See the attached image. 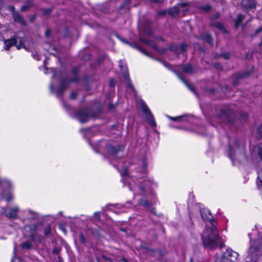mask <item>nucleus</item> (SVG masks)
I'll use <instances>...</instances> for the list:
<instances>
[{
  "label": "nucleus",
  "mask_w": 262,
  "mask_h": 262,
  "mask_svg": "<svg viewBox=\"0 0 262 262\" xmlns=\"http://www.w3.org/2000/svg\"><path fill=\"white\" fill-rule=\"evenodd\" d=\"M200 212L203 219L209 222L211 224L210 227H205L201 235L204 247L212 250L216 248L219 245L221 249L225 247V244L221 242V237L215 227L216 222L210 211L207 210H201Z\"/></svg>",
  "instance_id": "obj_1"
},
{
  "label": "nucleus",
  "mask_w": 262,
  "mask_h": 262,
  "mask_svg": "<svg viewBox=\"0 0 262 262\" xmlns=\"http://www.w3.org/2000/svg\"><path fill=\"white\" fill-rule=\"evenodd\" d=\"M216 117L221 123L231 125L235 120L234 112L228 108L221 109L216 115Z\"/></svg>",
  "instance_id": "obj_2"
},
{
  "label": "nucleus",
  "mask_w": 262,
  "mask_h": 262,
  "mask_svg": "<svg viewBox=\"0 0 262 262\" xmlns=\"http://www.w3.org/2000/svg\"><path fill=\"white\" fill-rule=\"evenodd\" d=\"M235 149H233L229 145V156L231 160H241V158H245V155L244 153L243 145H240L239 141L237 140L235 141Z\"/></svg>",
  "instance_id": "obj_3"
},
{
  "label": "nucleus",
  "mask_w": 262,
  "mask_h": 262,
  "mask_svg": "<svg viewBox=\"0 0 262 262\" xmlns=\"http://www.w3.org/2000/svg\"><path fill=\"white\" fill-rule=\"evenodd\" d=\"M24 40L22 37H20L17 35H15L13 37H11V38L4 41L5 49L8 50L11 47L15 46L18 50L21 48H24L26 50H28L24 45Z\"/></svg>",
  "instance_id": "obj_4"
},
{
  "label": "nucleus",
  "mask_w": 262,
  "mask_h": 262,
  "mask_svg": "<svg viewBox=\"0 0 262 262\" xmlns=\"http://www.w3.org/2000/svg\"><path fill=\"white\" fill-rule=\"evenodd\" d=\"M97 115L92 112L89 108H84L77 111L74 117L81 123H84L89 121L91 117L95 118Z\"/></svg>",
  "instance_id": "obj_5"
},
{
  "label": "nucleus",
  "mask_w": 262,
  "mask_h": 262,
  "mask_svg": "<svg viewBox=\"0 0 262 262\" xmlns=\"http://www.w3.org/2000/svg\"><path fill=\"white\" fill-rule=\"evenodd\" d=\"M238 254L231 248H228L222 256L215 262H237Z\"/></svg>",
  "instance_id": "obj_6"
},
{
  "label": "nucleus",
  "mask_w": 262,
  "mask_h": 262,
  "mask_svg": "<svg viewBox=\"0 0 262 262\" xmlns=\"http://www.w3.org/2000/svg\"><path fill=\"white\" fill-rule=\"evenodd\" d=\"M151 185L152 182L147 179H139L137 181V186L140 190V194L142 195H145L150 190Z\"/></svg>",
  "instance_id": "obj_7"
},
{
  "label": "nucleus",
  "mask_w": 262,
  "mask_h": 262,
  "mask_svg": "<svg viewBox=\"0 0 262 262\" xmlns=\"http://www.w3.org/2000/svg\"><path fill=\"white\" fill-rule=\"evenodd\" d=\"M141 108L142 112L145 115L147 123L151 126L155 127L156 126V123L155 121L154 116L152 115L148 106L144 102H142L141 103Z\"/></svg>",
  "instance_id": "obj_8"
},
{
  "label": "nucleus",
  "mask_w": 262,
  "mask_h": 262,
  "mask_svg": "<svg viewBox=\"0 0 262 262\" xmlns=\"http://www.w3.org/2000/svg\"><path fill=\"white\" fill-rule=\"evenodd\" d=\"M260 250H262V239H258L253 246L250 247L249 253L253 258L254 256L258 255Z\"/></svg>",
  "instance_id": "obj_9"
},
{
  "label": "nucleus",
  "mask_w": 262,
  "mask_h": 262,
  "mask_svg": "<svg viewBox=\"0 0 262 262\" xmlns=\"http://www.w3.org/2000/svg\"><path fill=\"white\" fill-rule=\"evenodd\" d=\"M60 83V86L56 94V96L58 98H60L62 96V93L68 88L69 84L71 82H69L67 79L64 77L61 79Z\"/></svg>",
  "instance_id": "obj_10"
},
{
  "label": "nucleus",
  "mask_w": 262,
  "mask_h": 262,
  "mask_svg": "<svg viewBox=\"0 0 262 262\" xmlns=\"http://www.w3.org/2000/svg\"><path fill=\"white\" fill-rule=\"evenodd\" d=\"M106 150L112 156H115L119 151L122 150V147L120 145L114 146L112 145H107Z\"/></svg>",
  "instance_id": "obj_11"
},
{
  "label": "nucleus",
  "mask_w": 262,
  "mask_h": 262,
  "mask_svg": "<svg viewBox=\"0 0 262 262\" xmlns=\"http://www.w3.org/2000/svg\"><path fill=\"white\" fill-rule=\"evenodd\" d=\"M187 46L185 43H182L180 45L172 46L170 49L172 51L176 52L178 54H181L184 52L187 49Z\"/></svg>",
  "instance_id": "obj_12"
},
{
  "label": "nucleus",
  "mask_w": 262,
  "mask_h": 262,
  "mask_svg": "<svg viewBox=\"0 0 262 262\" xmlns=\"http://www.w3.org/2000/svg\"><path fill=\"white\" fill-rule=\"evenodd\" d=\"M242 6L246 9H254L256 7L255 0H242Z\"/></svg>",
  "instance_id": "obj_13"
},
{
  "label": "nucleus",
  "mask_w": 262,
  "mask_h": 262,
  "mask_svg": "<svg viewBox=\"0 0 262 262\" xmlns=\"http://www.w3.org/2000/svg\"><path fill=\"white\" fill-rule=\"evenodd\" d=\"M117 36L122 42H123L127 44L129 46H132V47H133L134 48H137V49H138L140 51H141L144 54L146 55V56H149V54L148 53H147L145 51H144V50L142 49L141 48H139L136 43H130L127 40L122 38L121 37H119V36Z\"/></svg>",
  "instance_id": "obj_14"
},
{
  "label": "nucleus",
  "mask_w": 262,
  "mask_h": 262,
  "mask_svg": "<svg viewBox=\"0 0 262 262\" xmlns=\"http://www.w3.org/2000/svg\"><path fill=\"white\" fill-rule=\"evenodd\" d=\"M18 211V208L17 207H15L13 208L7 209L5 212L8 217L14 219L17 216V212Z\"/></svg>",
  "instance_id": "obj_15"
},
{
  "label": "nucleus",
  "mask_w": 262,
  "mask_h": 262,
  "mask_svg": "<svg viewBox=\"0 0 262 262\" xmlns=\"http://www.w3.org/2000/svg\"><path fill=\"white\" fill-rule=\"evenodd\" d=\"M72 74L74 75V77L73 78H70L69 76H66L64 78H67L69 82H77L78 80V78L77 76V74L79 72V69L78 67H74L72 68Z\"/></svg>",
  "instance_id": "obj_16"
},
{
  "label": "nucleus",
  "mask_w": 262,
  "mask_h": 262,
  "mask_svg": "<svg viewBox=\"0 0 262 262\" xmlns=\"http://www.w3.org/2000/svg\"><path fill=\"white\" fill-rule=\"evenodd\" d=\"M123 76L126 81V85L128 89H130L134 93H136V91L133 85L132 84L131 81L129 78V74L128 72L124 73Z\"/></svg>",
  "instance_id": "obj_17"
},
{
  "label": "nucleus",
  "mask_w": 262,
  "mask_h": 262,
  "mask_svg": "<svg viewBox=\"0 0 262 262\" xmlns=\"http://www.w3.org/2000/svg\"><path fill=\"white\" fill-rule=\"evenodd\" d=\"M200 38L205 42H207L211 46H213V41L211 36L207 33H204L200 36Z\"/></svg>",
  "instance_id": "obj_18"
},
{
  "label": "nucleus",
  "mask_w": 262,
  "mask_h": 262,
  "mask_svg": "<svg viewBox=\"0 0 262 262\" xmlns=\"http://www.w3.org/2000/svg\"><path fill=\"white\" fill-rule=\"evenodd\" d=\"M14 20L23 26L25 25V21L22 15H20L18 12L14 13L13 15Z\"/></svg>",
  "instance_id": "obj_19"
},
{
  "label": "nucleus",
  "mask_w": 262,
  "mask_h": 262,
  "mask_svg": "<svg viewBox=\"0 0 262 262\" xmlns=\"http://www.w3.org/2000/svg\"><path fill=\"white\" fill-rule=\"evenodd\" d=\"M182 71L183 73L191 74L194 72L193 67L190 64H186L184 65L182 68Z\"/></svg>",
  "instance_id": "obj_20"
},
{
  "label": "nucleus",
  "mask_w": 262,
  "mask_h": 262,
  "mask_svg": "<svg viewBox=\"0 0 262 262\" xmlns=\"http://www.w3.org/2000/svg\"><path fill=\"white\" fill-rule=\"evenodd\" d=\"M253 150L257 154L258 158L262 161V143H259L254 146Z\"/></svg>",
  "instance_id": "obj_21"
},
{
  "label": "nucleus",
  "mask_w": 262,
  "mask_h": 262,
  "mask_svg": "<svg viewBox=\"0 0 262 262\" xmlns=\"http://www.w3.org/2000/svg\"><path fill=\"white\" fill-rule=\"evenodd\" d=\"M257 186L259 188H262V169L259 170L257 171Z\"/></svg>",
  "instance_id": "obj_22"
},
{
  "label": "nucleus",
  "mask_w": 262,
  "mask_h": 262,
  "mask_svg": "<svg viewBox=\"0 0 262 262\" xmlns=\"http://www.w3.org/2000/svg\"><path fill=\"white\" fill-rule=\"evenodd\" d=\"M244 18V16L242 14H238L237 15V18L235 21V27L236 28H238L239 27L241 23H242V21H243Z\"/></svg>",
  "instance_id": "obj_23"
},
{
  "label": "nucleus",
  "mask_w": 262,
  "mask_h": 262,
  "mask_svg": "<svg viewBox=\"0 0 262 262\" xmlns=\"http://www.w3.org/2000/svg\"><path fill=\"white\" fill-rule=\"evenodd\" d=\"M168 13L171 16H176L179 13V9L176 7H173L168 10Z\"/></svg>",
  "instance_id": "obj_24"
},
{
  "label": "nucleus",
  "mask_w": 262,
  "mask_h": 262,
  "mask_svg": "<svg viewBox=\"0 0 262 262\" xmlns=\"http://www.w3.org/2000/svg\"><path fill=\"white\" fill-rule=\"evenodd\" d=\"M211 25L212 26H214L215 27H216V28H217L220 30L223 31H226L223 24L221 23H220V22H214V23H212L211 24Z\"/></svg>",
  "instance_id": "obj_25"
},
{
  "label": "nucleus",
  "mask_w": 262,
  "mask_h": 262,
  "mask_svg": "<svg viewBox=\"0 0 262 262\" xmlns=\"http://www.w3.org/2000/svg\"><path fill=\"white\" fill-rule=\"evenodd\" d=\"M249 74H250V72H246L244 73H237L235 76L237 79H241L242 78H244L248 76Z\"/></svg>",
  "instance_id": "obj_26"
},
{
  "label": "nucleus",
  "mask_w": 262,
  "mask_h": 262,
  "mask_svg": "<svg viewBox=\"0 0 262 262\" xmlns=\"http://www.w3.org/2000/svg\"><path fill=\"white\" fill-rule=\"evenodd\" d=\"M145 42L148 45L150 46L154 49L157 50V46L155 41L151 40H145Z\"/></svg>",
  "instance_id": "obj_27"
},
{
  "label": "nucleus",
  "mask_w": 262,
  "mask_h": 262,
  "mask_svg": "<svg viewBox=\"0 0 262 262\" xmlns=\"http://www.w3.org/2000/svg\"><path fill=\"white\" fill-rule=\"evenodd\" d=\"M212 7L209 5H206L205 6H202L199 7L201 10L205 12H209L211 9Z\"/></svg>",
  "instance_id": "obj_28"
},
{
  "label": "nucleus",
  "mask_w": 262,
  "mask_h": 262,
  "mask_svg": "<svg viewBox=\"0 0 262 262\" xmlns=\"http://www.w3.org/2000/svg\"><path fill=\"white\" fill-rule=\"evenodd\" d=\"M21 247L23 248L29 249L31 248V247H32V244L30 242L27 241V242L23 243L21 245Z\"/></svg>",
  "instance_id": "obj_29"
},
{
  "label": "nucleus",
  "mask_w": 262,
  "mask_h": 262,
  "mask_svg": "<svg viewBox=\"0 0 262 262\" xmlns=\"http://www.w3.org/2000/svg\"><path fill=\"white\" fill-rule=\"evenodd\" d=\"M177 76H178V77L179 78V79L192 91H194L193 88H192L191 87V86L189 85V83H188L187 82V81L183 78H182L179 74H178V73H177Z\"/></svg>",
  "instance_id": "obj_30"
},
{
  "label": "nucleus",
  "mask_w": 262,
  "mask_h": 262,
  "mask_svg": "<svg viewBox=\"0 0 262 262\" xmlns=\"http://www.w3.org/2000/svg\"><path fill=\"white\" fill-rule=\"evenodd\" d=\"M139 204L146 207H149L150 206V203L147 200H141L139 202Z\"/></svg>",
  "instance_id": "obj_31"
},
{
  "label": "nucleus",
  "mask_w": 262,
  "mask_h": 262,
  "mask_svg": "<svg viewBox=\"0 0 262 262\" xmlns=\"http://www.w3.org/2000/svg\"><path fill=\"white\" fill-rule=\"evenodd\" d=\"M248 118V114L246 112H242L239 114V119L242 121H246Z\"/></svg>",
  "instance_id": "obj_32"
},
{
  "label": "nucleus",
  "mask_w": 262,
  "mask_h": 262,
  "mask_svg": "<svg viewBox=\"0 0 262 262\" xmlns=\"http://www.w3.org/2000/svg\"><path fill=\"white\" fill-rule=\"evenodd\" d=\"M31 7V3L30 2L27 3L26 5L21 6L20 10L21 11H25L28 10Z\"/></svg>",
  "instance_id": "obj_33"
},
{
  "label": "nucleus",
  "mask_w": 262,
  "mask_h": 262,
  "mask_svg": "<svg viewBox=\"0 0 262 262\" xmlns=\"http://www.w3.org/2000/svg\"><path fill=\"white\" fill-rule=\"evenodd\" d=\"M257 133L259 137L262 138V124L257 128Z\"/></svg>",
  "instance_id": "obj_34"
},
{
  "label": "nucleus",
  "mask_w": 262,
  "mask_h": 262,
  "mask_svg": "<svg viewBox=\"0 0 262 262\" xmlns=\"http://www.w3.org/2000/svg\"><path fill=\"white\" fill-rule=\"evenodd\" d=\"M220 56L223 57L225 59H228L229 58L230 55L228 53H222L220 55Z\"/></svg>",
  "instance_id": "obj_35"
},
{
  "label": "nucleus",
  "mask_w": 262,
  "mask_h": 262,
  "mask_svg": "<svg viewBox=\"0 0 262 262\" xmlns=\"http://www.w3.org/2000/svg\"><path fill=\"white\" fill-rule=\"evenodd\" d=\"M51 11H52V9H51V8L46 9L43 11V14L45 15H48V14H50Z\"/></svg>",
  "instance_id": "obj_36"
},
{
  "label": "nucleus",
  "mask_w": 262,
  "mask_h": 262,
  "mask_svg": "<svg viewBox=\"0 0 262 262\" xmlns=\"http://www.w3.org/2000/svg\"><path fill=\"white\" fill-rule=\"evenodd\" d=\"M77 96V93L76 92H72L70 95V98L72 99H75Z\"/></svg>",
  "instance_id": "obj_37"
},
{
  "label": "nucleus",
  "mask_w": 262,
  "mask_h": 262,
  "mask_svg": "<svg viewBox=\"0 0 262 262\" xmlns=\"http://www.w3.org/2000/svg\"><path fill=\"white\" fill-rule=\"evenodd\" d=\"M167 117L168 118H169L170 120L174 121H177L180 120L181 118V117H170V116H167Z\"/></svg>",
  "instance_id": "obj_38"
},
{
  "label": "nucleus",
  "mask_w": 262,
  "mask_h": 262,
  "mask_svg": "<svg viewBox=\"0 0 262 262\" xmlns=\"http://www.w3.org/2000/svg\"><path fill=\"white\" fill-rule=\"evenodd\" d=\"M51 229L50 227H47L45 230V234L46 236L48 235L50 233Z\"/></svg>",
  "instance_id": "obj_39"
},
{
  "label": "nucleus",
  "mask_w": 262,
  "mask_h": 262,
  "mask_svg": "<svg viewBox=\"0 0 262 262\" xmlns=\"http://www.w3.org/2000/svg\"><path fill=\"white\" fill-rule=\"evenodd\" d=\"M110 86L112 88L114 87L115 85V81L114 79H111L109 82Z\"/></svg>",
  "instance_id": "obj_40"
},
{
  "label": "nucleus",
  "mask_w": 262,
  "mask_h": 262,
  "mask_svg": "<svg viewBox=\"0 0 262 262\" xmlns=\"http://www.w3.org/2000/svg\"><path fill=\"white\" fill-rule=\"evenodd\" d=\"M80 241L81 243L84 244L85 243V238L82 234H80Z\"/></svg>",
  "instance_id": "obj_41"
},
{
  "label": "nucleus",
  "mask_w": 262,
  "mask_h": 262,
  "mask_svg": "<svg viewBox=\"0 0 262 262\" xmlns=\"http://www.w3.org/2000/svg\"><path fill=\"white\" fill-rule=\"evenodd\" d=\"M60 251V249L57 247H55L53 250V253L55 254H58Z\"/></svg>",
  "instance_id": "obj_42"
},
{
  "label": "nucleus",
  "mask_w": 262,
  "mask_h": 262,
  "mask_svg": "<svg viewBox=\"0 0 262 262\" xmlns=\"http://www.w3.org/2000/svg\"><path fill=\"white\" fill-rule=\"evenodd\" d=\"M51 35V30L49 29H47L45 32V35L47 37H49Z\"/></svg>",
  "instance_id": "obj_43"
},
{
  "label": "nucleus",
  "mask_w": 262,
  "mask_h": 262,
  "mask_svg": "<svg viewBox=\"0 0 262 262\" xmlns=\"http://www.w3.org/2000/svg\"><path fill=\"white\" fill-rule=\"evenodd\" d=\"M161 62L163 64V66H165L166 68H167L168 69L169 68L170 64L166 62L163 61H161Z\"/></svg>",
  "instance_id": "obj_44"
},
{
  "label": "nucleus",
  "mask_w": 262,
  "mask_h": 262,
  "mask_svg": "<svg viewBox=\"0 0 262 262\" xmlns=\"http://www.w3.org/2000/svg\"><path fill=\"white\" fill-rule=\"evenodd\" d=\"M11 262H20V259L18 257L14 256L12 259Z\"/></svg>",
  "instance_id": "obj_45"
},
{
  "label": "nucleus",
  "mask_w": 262,
  "mask_h": 262,
  "mask_svg": "<svg viewBox=\"0 0 262 262\" xmlns=\"http://www.w3.org/2000/svg\"><path fill=\"white\" fill-rule=\"evenodd\" d=\"M9 9L13 13V14L14 13H16L15 12V8L14 6H9Z\"/></svg>",
  "instance_id": "obj_46"
},
{
  "label": "nucleus",
  "mask_w": 262,
  "mask_h": 262,
  "mask_svg": "<svg viewBox=\"0 0 262 262\" xmlns=\"http://www.w3.org/2000/svg\"><path fill=\"white\" fill-rule=\"evenodd\" d=\"M32 56H33V58L34 59H35L36 60H40V58H39V56L37 54H33Z\"/></svg>",
  "instance_id": "obj_47"
},
{
  "label": "nucleus",
  "mask_w": 262,
  "mask_h": 262,
  "mask_svg": "<svg viewBox=\"0 0 262 262\" xmlns=\"http://www.w3.org/2000/svg\"><path fill=\"white\" fill-rule=\"evenodd\" d=\"M180 6L182 7H185L188 6V4L187 3H182L180 4Z\"/></svg>",
  "instance_id": "obj_48"
},
{
  "label": "nucleus",
  "mask_w": 262,
  "mask_h": 262,
  "mask_svg": "<svg viewBox=\"0 0 262 262\" xmlns=\"http://www.w3.org/2000/svg\"><path fill=\"white\" fill-rule=\"evenodd\" d=\"M36 228V226L35 225H33L30 227V229L33 231H35Z\"/></svg>",
  "instance_id": "obj_49"
},
{
  "label": "nucleus",
  "mask_w": 262,
  "mask_h": 262,
  "mask_svg": "<svg viewBox=\"0 0 262 262\" xmlns=\"http://www.w3.org/2000/svg\"><path fill=\"white\" fill-rule=\"evenodd\" d=\"M152 3H160L162 2V0H151Z\"/></svg>",
  "instance_id": "obj_50"
},
{
  "label": "nucleus",
  "mask_w": 262,
  "mask_h": 262,
  "mask_svg": "<svg viewBox=\"0 0 262 262\" xmlns=\"http://www.w3.org/2000/svg\"><path fill=\"white\" fill-rule=\"evenodd\" d=\"M262 31V28H259L258 29H257L255 31V34H258L259 32Z\"/></svg>",
  "instance_id": "obj_51"
},
{
  "label": "nucleus",
  "mask_w": 262,
  "mask_h": 262,
  "mask_svg": "<svg viewBox=\"0 0 262 262\" xmlns=\"http://www.w3.org/2000/svg\"><path fill=\"white\" fill-rule=\"evenodd\" d=\"M108 107L110 110H112L115 107V105L113 104L110 103Z\"/></svg>",
  "instance_id": "obj_52"
},
{
  "label": "nucleus",
  "mask_w": 262,
  "mask_h": 262,
  "mask_svg": "<svg viewBox=\"0 0 262 262\" xmlns=\"http://www.w3.org/2000/svg\"><path fill=\"white\" fill-rule=\"evenodd\" d=\"M50 88L51 92H53V90H54V86H53V84L52 83L50 84Z\"/></svg>",
  "instance_id": "obj_53"
},
{
  "label": "nucleus",
  "mask_w": 262,
  "mask_h": 262,
  "mask_svg": "<svg viewBox=\"0 0 262 262\" xmlns=\"http://www.w3.org/2000/svg\"><path fill=\"white\" fill-rule=\"evenodd\" d=\"M12 199V197L11 195H9V196H8V197L6 198V200H7L8 202H9V201H11Z\"/></svg>",
  "instance_id": "obj_54"
},
{
  "label": "nucleus",
  "mask_w": 262,
  "mask_h": 262,
  "mask_svg": "<svg viewBox=\"0 0 262 262\" xmlns=\"http://www.w3.org/2000/svg\"><path fill=\"white\" fill-rule=\"evenodd\" d=\"M165 14V11H161V12L158 13V14L159 15H164Z\"/></svg>",
  "instance_id": "obj_55"
},
{
  "label": "nucleus",
  "mask_w": 262,
  "mask_h": 262,
  "mask_svg": "<svg viewBox=\"0 0 262 262\" xmlns=\"http://www.w3.org/2000/svg\"><path fill=\"white\" fill-rule=\"evenodd\" d=\"M35 16H32L30 18V21L32 23L33 22L35 19Z\"/></svg>",
  "instance_id": "obj_56"
},
{
  "label": "nucleus",
  "mask_w": 262,
  "mask_h": 262,
  "mask_svg": "<svg viewBox=\"0 0 262 262\" xmlns=\"http://www.w3.org/2000/svg\"><path fill=\"white\" fill-rule=\"evenodd\" d=\"M233 83L234 85H236L238 84V82L237 81V80H233Z\"/></svg>",
  "instance_id": "obj_57"
},
{
  "label": "nucleus",
  "mask_w": 262,
  "mask_h": 262,
  "mask_svg": "<svg viewBox=\"0 0 262 262\" xmlns=\"http://www.w3.org/2000/svg\"><path fill=\"white\" fill-rule=\"evenodd\" d=\"M58 259H59L58 262H61L62 261V258H61V257L60 255H58Z\"/></svg>",
  "instance_id": "obj_58"
},
{
  "label": "nucleus",
  "mask_w": 262,
  "mask_h": 262,
  "mask_svg": "<svg viewBox=\"0 0 262 262\" xmlns=\"http://www.w3.org/2000/svg\"><path fill=\"white\" fill-rule=\"evenodd\" d=\"M95 215L97 216H99V212H95Z\"/></svg>",
  "instance_id": "obj_59"
},
{
  "label": "nucleus",
  "mask_w": 262,
  "mask_h": 262,
  "mask_svg": "<svg viewBox=\"0 0 262 262\" xmlns=\"http://www.w3.org/2000/svg\"><path fill=\"white\" fill-rule=\"evenodd\" d=\"M127 4H129L132 0H125Z\"/></svg>",
  "instance_id": "obj_60"
},
{
  "label": "nucleus",
  "mask_w": 262,
  "mask_h": 262,
  "mask_svg": "<svg viewBox=\"0 0 262 262\" xmlns=\"http://www.w3.org/2000/svg\"><path fill=\"white\" fill-rule=\"evenodd\" d=\"M63 105L65 107L67 105L64 102L63 103Z\"/></svg>",
  "instance_id": "obj_61"
},
{
  "label": "nucleus",
  "mask_w": 262,
  "mask_h": 262,
  "mask_svg": "<svg viewBox=\"0 0 262 262\" xmlns=\"http://www.w3.org/2000/svg\"><path fill=\"white\" fill-rule=\"evenodd\" d=\"M28 211L29 212V213H30V214L33 213V212H32L30 210H29V211Z\"/></svg>",
  "instance_id": "obj_62"
},
{
  "label": "nucleus",
  "mask_w": 262,
  "mask_h": 262,
  "mask_svg": "<svg viewBox=\"0 0 262 262\" xmlns=\"http://www.w3.org/2000/svg\"><path fill=\"white\" fill-rule=\"evenodd\" d=\"M31 238H33V234H32V235H31Z\"/></svg>",
  "instance_id": "obj_63"
},
{
  "label": "nucleus",
  "mask_w": 262,
  "mask_h": 262,
  "mask_svg": "<svg viewBox=\"0 0 262 262\" xmlns=\"http://www.w3.org/2000/svg\"><path fill=\"white\" fill-rule=\"evenodd\" d=\"M124 262H127V261L126 259H124Z\"/></svg>",
  "instance_id": "obj_64"
}]
</instances>
